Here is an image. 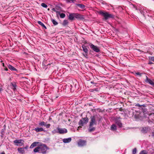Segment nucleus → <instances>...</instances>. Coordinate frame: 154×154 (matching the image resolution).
Wrapping results in <instances>:
<instances>
[{"label":"nucleus","mask_w":154,"mask_h":154,"mask_svg":"<svg viewBox=\"0 0 154 154\" xmlns=\"http://www.w3.org/2000/svg\"><path fill=\"white\" fill-rule=\"evenodd\" d=\"M102 119V117L97 115L91 116L90 117L91 120L90 122V124H91V125H96L97 121L99 122Z\"/></svg>","instance_id":"1"},{"label":"nucleus","mask_w":154,"mask_h":154,"mask_svg":"<svg viewBox=\"0 0 154 154\" xmlns=\"http://www.w3.org/2000/svg\"><path fill=\"white\" fill-rule=\"evenodd\" d=\"M40 152L39 153H42L43 154H45L47 150L49 149L48 148L45 144H42L40 143L39 145Z\"/></svg>","instance_id":"2"},{"label":"nucleus","mask_w":154,"mask_h":154,"mask_svg":"<svg viewBox=\"0 0 154 154\" xmlns=\"http://www.w3.org/2000/svg\"><path fill=\"white\" fill-rule=\"evenodd\" d=\"M88 119L87 117L82 118L79 121V125L80 126H83L84 124H87L88 122Z\"/></svg>","instance_id":"3"},{"label":"nucleus","mask_w":154,"mask_h":154,"mask_svg":"<svg viewBox=\"0 0 154 154\" xmlns=\"http://www.w3.org/2000/svg\"><path fill=\"white\" fill-rule=\"evenodd\" d=\"M90 48L94 51L97 53L99 52L100 51L99 48L98 47L95 46L92 44L90 45Z\"/></svg>","instance_id":"4"},{"label":"nucleus","mask_w":154,"mask_h":154,"mask_svg":"<svg viewBox=\"0 0 154 154\" xmlns=\"http://www.w3.org/2000/svg\"><path fill=\"white\" fill-rule=\"evenodd\" d=\"M58 132L60 134L66 133L67 132V130L66 128H61L58 127L57 128Z\"/></svg>","instance_id":"5"},{"label":"nucleus","mask_w":154,"mask_h":154,"mask_svg":"<svg viewBox=\"0 0 154 154\" xmlns=\"http://www.w3.org/2000/svg\"><path fill=\"white\" fill-rule=\"evenodd\" d=\"M74 14L75 18L77 19L82 20L84 19L83 16L81 14L75 13H74Z\"/></svg>","instance_id":"6"},{"label":"nucleus","mask_w":154,"mask_h":154,"mask_svg":"<svg viewBox=\"0 0 154 154\" xmlns=\"http://www.w3.org/2000/svg\"><path fill=\"white\" fill-rule=\"evenodd\" d=\"M79 146H82L86 145V141L85 140H80L78 143Z\"/></svg>","instance_id":"7"},{"label":"nucleus","mask_w":154,"mask_h":154,"mask_svg":"<svg viewBox=\"0 0 154 154\" xmlns=\"http://www.w3.org/2000/svg\"><path fill=\"white\" fill-rule=\"evenodd\" d=\"M146 79L145 80V82L149 83L152 86H154V82L149 79L147 76H146Z\"/></svg>","instance_id":"8"},{"label":"nucleus","mask_w":154,"mask_h":154,"mask_svg":"<svg viewBox=\"0 0 154 154\" xmlns=\"http://www.w3.org/2000/svg\"><path fill=\"white\" fill-rule=\"evenodd\" d=\"M40 143L39 142H35L32 143V144L30 146V148L31 149L33 147L36 146H39Z\"/></svg>","instance_id":"9"},{"label":"nucleus","mask_w":154,"mask_h":154,"mask_svg":"<svg viewBox=\"0 0 154 154\" xmlns=\"http://www.w3.org/2000/svg\"><path fill=\"white\" fill-rule=\"evenodd\" d=\"M99 14L103 16L104 17V19L106 20V12L102 11H100L98 12Z\"/></svg>","instance_id":"10"},{"label":"nucleus","mask_w":154,"mask_h":154,"mask_svg":"<svg viewBox=\"0 0 154 154\" xmlns=\"http://www.w3.org/2000/svg\"><path fill=\"white\" fill-rule=\"evenodd\" d=\"M94 125H91V124H89V128L88 129V130L89 132L94 131L95 130V127H93Z\"/></svg>","instance_id":"11"},{"label":"nucleus","mask_w":154,"mask_h":154,"mask_svg":"<svg viewBox=\"0 0 154 154\" xmlns=\"http://www.w3.org/2000/svg\"><path fill=\"white\" fill-rule=\"evenodd\" d=\"M72 139L71 137H69L67 138H64L63 140V143H66L70 142L71 141Z\"/></svg>","instance_id":"12"},{"label":"nucleus","mask_w":154,"mask_h":154,"mask_svg":"<svg viewBox=\"0 0 154 154\" xmlns=\"http://www.w3.org/2000/svg\"><path fill=\"white\" fill-rule=\"evenodd\" d=\"M116 124L120 127L122 126V124L121 123L119 119H116Z\"/></svg>","instance_id":"13"},{"label":"nucleus","mask_w":154,"mask_h":154,"mask_svg":"<svg viewBox=\"0 0 154 154\" xmlns=\"http://www.w3.org/2000/svg\"><path fill=\"white\" fill-rule=\"evenodd\" d=\"M17 150L19 153L22 154L24 153L25 152L24 148L23 147L18 148Z\"/></svg>","instance_id":"14"},{"label":"nucleus","mask_w":154,"mask_h":154,"mask_svg":"<svg viewBox=\"0 0 154 154\" xmlns=\"http://www.w3.org/2000/svg\"><path fill=\"white\" fill-rule=\"evenodd\" d=\"M8 67V68L12 71H17V70L12 65L10 64H8L7 65Z\"/></svg>","instance_id":"15"},{"label":"nucleus","mask_w":154,"mask_h":154,"mask_svg":"<svg viewBox=\"0 0 154 154\" xmlns=\"http://www.w3.org/2000/svg\"><path fill=\"white\" fill-rule=\"evenodd\" d=\"M74 16V13L70 14L68 18L70 20H73L75 18Z\"/></svg>","instance_id":"16"},{"label":"nucleus","mask_w":154,"mask_h":154,"mask_svg":"<svg viewBox=\"0 0 154 154\" xmlns=\"http://www.w3.org/2000/svg\"><path fill=\"white\" fill-rule=\"evenodd\" d=\"M82 48H83V51L86 53H87L88 52V50L87 47L85 45H83L82 46ZM86 56H87V54H86Z\"/></svg>","instance_id":"17"},{"label":"nucleus","mask_w":154,"mask_h":154,"mask_svg":"<svg viewBox=\"0 0 154 154\" xmlns=\"http://www.w3.org/2000/svg\"><path fill=\"white\" fill-rule=\"evenodd\" d=\"M34 130L36 132H41L42 131H44V129L42 128H35Z\"/></svg>","instance_id":"18"},{"label":"nucleus","mask_w":154,"mask_h":154,"mask_svg":"<svg viewBox=\"0 0 154 154\" xmlns=\"http://www.w3.org/2000/svg\"><path fill=\"white\" fill-rule=\"evenodd\" d=\"M76 5L77 6L79 7L80 8L82 9H84L85 7V6L83 4H76Z\"/></svg>","instance_id":"19"},{"label":"nucleus","mask_w":154,"mask_h":154,"mask_svg":"<svg viewBox=\"0 0 154 154\" xmlns=\"http://www.w3.org/2000/svg\"><path fill=\"white\" fill-rule=\"evenodd\" d=\"M114 17L113 15L106 12V20L109 18H112Z\"/></svg>","instance_id":"20"},{"label":"nucleus","mask_w":154,"mask_h":154,"mask_svg":"<svg viewBox=\"0 0 154 154\" xmlns=\"http://www.w3.org/2000/svg\"><path fill=\"white\" fill-rule=\"evenodd\" d=\"M39 149L40 148L39 147V146H38L34 149L33 152L35 153L37 152H39H39H40Z\"/></svg>","instance_id":"21"},{"label":"nucleus","mask_w":154,"mask_h":154,"mask_svg":"<svg viewBox=\"0 0 154 154\" xmlns=\"http://www.w3.org/2000/svg\"><path fill=\"white\" fill-rule=\"evenodd\" d=\"M21 141H23V140H15L14 141V143L16 144H19V143H21Z\"/></svg>","instance_id":"22"},{"label":"nucleus","mask_w":154,"mask_h":154,"mask_svg":"<svg viewBox=\"0 0 154 154\" xmlns=\"http://www.w3.org/2000/svg\"><path fill=\"white\" fill-rule=\"evenodd\" d=\"M11 86L13 87V89L14 91L16 90V85L15 82L11 83Z\"/></svg>","instance_id":"23"},{"label":"nucleus","mask_w":154,"mask_h":154,"mask_svg":"<svg viewBox=\"0 0 154 154\" xmlns=\"http://www.w3.org/2000/svg\"><path fill=\"white\" fill-rule=\"evenodd\" d=\"M141 131L143 133H146L148 131V129L146 128H143L141 130Z\"/></svg>","instance_id":"24"},{"label":"nucleus","mask_w":154,"mask_h":154,"mask_svg":"<svg viewBox=\"0 0 154 154\" xmlns=\"http://www.w3.org/2000/svg\"><path fill=\"white\" fill-rule=\"evenodd\" d=\"M57 13H58L60 15V17L61 18H63L65 17V14L64 13H61L60 14L59 12L57 11Z\"/></svg>","instance_id":"25"},{"label":"nucleus","mask_w":154,"mask_h":154,"mask_svg":"<svg viewBox=\"0 0 154 154\" xmlns=\"http://www.w3.org/2000/svg\"><path fill=\"white\" fill-rule=\"evenodd\" d=\"M111 129L112 131H115L116 129V127L115 125H112L111 127Z\"/></svg>","instance_id":"26"},{"label":"nucleus","mask_w":154,"mask_h":154,"mask_svg":"<svg viewBox=\"0 0 154 154\" xmlns=\"http://www.w3.org/2000/svg\"><path fill=\"white\" fill-rule=\"evenodd\" d=\"M24 141L23 140V141H21V143H19V144H16V145L19 146H22L24 145Z\"/></svg>","instance_id":"27"},{"label":"nucleus","mask_w":154,"mask_h":154,"mask_svg":"<svg viewBox=\"0 0 154 154\" xmlns=\"http://www.w3.org/2000/svg\"><path fill=\"white\" fill-rule=\"evenodd\" d=\"M51 21L54 25H56L58 24V23L54 19H51Z\"/></svg>","instance_id":"28"},{"label":"nucleus","mask_w":154,"mask_h":154,"mask_svg":"<svg viewBox=\"0 0 154 154\" xmlns=\"http://www.w3.org/2000/svg\"><path fill=\"white\" fill-rule=\"evenodd\" d=\"M68 23V21L67 20H64L63 23V24L64 26H66L67 25Z\"/></svg>","instance_id":"29"},{"label":"nucleus","mask_w":154,"mask_h":154,"mask_svg":"<svg viewBox=\"0 0 154 154\" xmlns=\"http://www.w3.org/2000/svg\"><path fill=\"white\" fill-rule=\"evenodd\" d=\"M41 5L42 7L45 8H46L48 7L47 5L44 3H42Z\"/></svg>","instance_id":"30"},{"label":"nucleus","mask_w":154,"mask_h":154,"mask_svg":"<svg viewBox=\"0 0 154 154\" xmlns=\"http://www.w3.org/2000/svg\"><path fill=\"white\" fill-rule=\"evenodd\" d=\"M39 125L41 126H45V123L44 122L42 121V122H40L39 124Z\"/></svg>","instance_id":"31"},{"label":"nucleus","mask_w":154,"mask_h":154,"mask_svg":"<svg viewBox=\"0 0 154 154\" xmlns=\"http://www.w3.org/2000/svg\"><path fill=\"white\" fill-rule=\"evenodd\" d=\"M2 66L3 67V69L5 70L6 71H8V69L6 67V66H5V65L4 63H2Z\"/></svg>","instance_id":"32"},{"label":"nucleus","mask_w":154,"mask_h":154,"mask_svg":"<svg viewBox=\"0 0 154 154\" xmlns=\"http://www.w3.org/2000/svg\"><path fill=\"white\" fill-rule=\"evenodd\" d=\"M149 60L154 62V57H149Z\"/></svg>","instance_id":"33"},{"label":"nucleus","mask_w":154,"mask_h":154,"mask_svg":"<svg viewBox=\"0 0 154 154\" xmlns=\"http://www.w3.org/2000/svg\"><path fill=\"white\" fill-rule=\"evenodd\" d=\"M67 3L72 2L74 3V1L73 0H65Z\"/></svg>","instance_id":"34"},{"label":"nucleus","mask_w":154,"mask_h":154,"mask_svg":"<svg viewBox=\"0 0 154 154\" xmlns=\"http://www.w3.org/2000/svg\"><path fill=\"white\" fill-rule=\"evenodd\" d=\"M140 154H147V152L145 150H143L140 153Z\"/></svg>","instance_id":"35"},{"label":"nucleus","mask_w":154,"mask_h":154,"mask_svg":"<svg viewBox=\"0 0 154 154\" xmlns=\"http://www.w3.org/2000/svg\"><path fill=\"white\" fill-rule=\"evenodd\" d=\"M51 125L49 124H45V126L47 128H49L50 127Z\"/></svg>","instance_id":"36"},{"label":"nucleus","mask_w":154,"mask_h":154,"mask_svg":"<svg viewBox=\"0 0 154 154\" xmlns=\"http://www.w3.org/2000/svg\"><path fill=\"white\" fill-rule=\"evenodd\" d=\"M38 23L40 25H41L42 26H43L44 24L42 23L41 21H38Z\"/></svg>","instance_id":"37"},{"label":"nucleus","mask_w":154,"mask_h":154,"mask_svg":"<svg viewBox=\"0 0 154 154\" xmlns=\"http://www.w3.org/2000/svg\"><path fill=\"white\" fill-rule=\"evenodd\" d=\"M136 151H137L136 149V148L134 149H133V152H132L133 154H135L136 153Z\"/></svg>","instance_id":"38"},{"label":"nucleus","mask_w":154,"mask_h":154,"mask_svg":"<svg viewBox=\"0 0 154 154\" xmlns=\"http://www.w3.org/2000/svg\"><path fill=\"white\" fill-rule=\"evenodd\" d=\"M5 129H2L1 131V133L2 135H3L5 133Z\"/></svg>","instance_id":"39"},{"label":"nucleus","mask_w":154,"mask_h":154,"mask_svg":"<svg viewBox=\"0 0 154 154\" xmlns=\"http://www.w3.org/2000/svg\"><path fill=\"white\" fill-rule=\"evenodd\" d=\"M52 133H53V134H54V133H58V131H56V130H53V131H52Z\"/></svg>","instance_id":"40"},{"label":"nucleus","mask_w":154,"mask_h":154,"mask_svg":"<svg viewBox=\"0 0 154 154\" xmlns=\"http://www.w3.org/2000/svg\"><path fill=\"white\" fill-rule=\"evenodd\" d=\"M136 74L137 75H139L140 76H141V74L139 72H136Z\"/></svg>","instance_id":"41"},{"label":"nucleus","mask_w":154,"mask_h":154,"mask_svg":"<svg viewBox=\"0 0 154 154\" xmlns=\"http://www.w3.org/2000/svg\"><path fill=\"white\" fill-rule=\"evenodd\" d=\"M42 64H43V66L44 65V66H45V67H44V68H45V69H47V67L46 66H45V64L44 63V62H43V63Z\"/></svg>","instance_id":"42"},{"label":"nucleus","mask_w":154,"mask_h":154,"mask_svg":"<svg viewBox=\"0 0 154 154\" xmlns=\"http://www.w3.org/2000/svg\"><path fill=\"white\" fill-rule=\"evenodd\" d=\"M28 146H26L25 147H23V148H24V149H28Z\"/></svg>","instance_id":"43"},{"label":"nucleus","mask_w":154,"mask_h":154,"mask_svg":"<svg viewBox=\"0 0 154 154\" xmlns=\"http://www.w3.org/2000/svg\"><path fill=\"white\" fill-rule=\"evenodd\" d=\"M153 63L151 61H149V63H148V64H151Z\"/></svg>","instance_id":"44"},{"label":"nucleus","mask_w":154,"mask_h":154,"mask_svg":"<svg viewBox=\"0 0 154 154\" xmlns=\"http://www.w3.org/2000/svg\"><path fill=\"white\" fill-rule=\"evenodd\" d=\"M42 26L45 29H46L47 28L46 26L44 24L43 26Z\"/></svg>","instance_id":"45"},{"label":"nucleus","mask_w":154,"mask_h":154,"mask_svg":"<svg viewBox=\"0 0 154 154\" xmlns=\"http://www.w3.org/2000/svg\"><path fill=\"white\" fill-rule=\"evenodd\" d=\"M42 26L45 29H46L47 28L46 26L44 24L43 26Z\"/></svg>","instance_id":"46"},{"label":"nucleus","mask_w":154,"mask_h":154,"mask_svg":"<svg viewBox=\"0 0 154 154\" xmlns=\"http://www.w3.org/2000/svg\"><path fill=\"white\" fill-rule=\"evenodd\" d=\"M81 128V127H80V126L79 127H78V129H80V128Z\"/></svg>","instance_id":"47"},{"label":"nucleus","mask_w":154,"mask_h":154,"mask_svg":"<svg viewBox=\"0 0 154 154\" xmlns=\"http://www.w3.org/2000/svg\"><path fill=\"white\" fill-rule=\"evenodd\" d=\"M137 106H139V107L140 106V105L139 104H137Z\"/></svg>","instance_id":"48"},{"label":"nucleus","mask_w":154,"mask_h":154,"mask_svg":"<svg viewBox=\"0 0 154 154\" xmlns=\"http://www.w3.org/2000/svg\"><path fill=\"white\" fill-rule=\"evenodd\" d=\"M1 154H5V153L4 152H3L1 153Z\"/></svg>","instance_id":"49"},{"label":"nucleus","mask_w":154,"mask_h":154,"mask_svg":"<svg viewBox=\"0 0 154 154\" xmlns=\"http://www.w3.org/2000/svg\"><path fill=\"white\" fill-rule=\"evenodd\" d=\"M91 83H92V84H94V82H91Z\"/></svg>","instance_id":"50"},{"label":"nucleus","mask_w":154,"mask_h":154,"mask_svg":"<svg viewBox=\"0 0 154 154\" xmlns=\"http://www.w3.org/2000/svg\"><path fill=\"white\" fill-rule=\"evenodd\" d=\"M53 10L54 11H55V10L54 8H53Z\"/></svg>","instance_id":"51"},{"label":"nucleus","mask_w":154,"mask_h":154,"mask_svg":"<svg viewBox=\"0 0 154 154\" xmlns=\"http://www.w3.org/2000/svg\"><path fill=\"white\" fill-rule=\"evenodd\" d=\"M2 90L0 88V91H1Z\"/></svg>","instance_id":"52"}]
</instances>
